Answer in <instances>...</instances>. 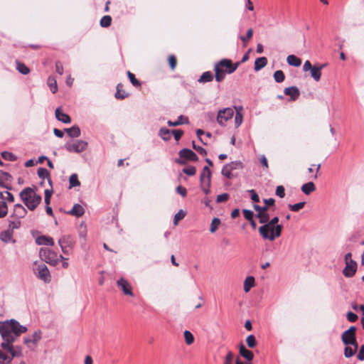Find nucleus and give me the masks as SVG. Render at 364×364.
I'll return each mask as SVG.
<instances>
[{
    "label": "nucleus",
    "mask_w": 364,
    "mask_h": 364,
    "mask_svg": "<svg viewBox=\"0 0 364 364\" xmlns=\"http://www.w3.org/2000/svg\"><path fill=\"white\" fill-rule=\"evenodd\" d=\"M14 213L18 218H22L26 215L27 210L21 204L18 203L14 205Z\"/></svg>",
    "instance_id": "obj_28"
},
{
    "label": "nucleus",
    "mask_w": 364,
    "mask_h": 364,
    "mask_svg": "<svg viewBox=\"0 0 364 364\" xmlns=\"http://www.w3.org/2000/svg\"><path fill=\"white\" fill-rule=\"evenodd\" d=\"M246 343L249 348H254L257 345L256 338L254 335H250L246 338Z\"/></svg>",
    "instance_id": "obj_47"
},
{
    "label": "nucleus",
    "mask_w": 364,
    "mask_h": 364,
    "mask_svg": "<svg viewBox=\"0 0 364 364\" xmlns=\"http://www.w3.org/2000/svg\"><path fill=\"white\" fill-rule=\"evenodd\" d=\"M255 286V278L252 276L247 277L244 281V291L247 293Z\"/></svg>",
    "instance_id": "obj_33"
},
{
    "label": "nucleus",
    "mask_w": 364,
    "mask_h": 364,
    "mask_svg": "<svg viewBox=\"0 0 364 364\" xmlns=\"http://www.w3.org/2000/svg\"><path fill=\"white\" fill-rule=\"evenodd\" d=\"M243 121V114L242 113H235V126L236 128L239 127Z\"/></svg>",
    "instance_id": "obj_51"
},
{
    "label": "nucleus",
    "mask_w": 364,
    "mask_h": 364,
    "mask_svg": "<svg viewBox=\"0 0 364 364\" xmlns=\"http://www.w3.org/2000/svg\"><path fill=\"white\" fill-rule=\"evenodd\" d=\"M274 78L277 82H282L285 79V76H284L283 71L282 70L275 71L274 73Z\"/></svg>",
    "instance_id": "obj_44"
},
{
    "label": "nucleus",
    "mask_w": 364,
    "mask_h": 364,
    "mask_svg": "<svg viewBox=\"0 0 364 364\" xmlns=\"http://www.w3.org/2000/svg\"><path fill=\"white\" fill-rule=\"evenodd\" d=\"M64 131L71 138H77L80 136V129L78 126L74 125L70 128H66Z\"/></svg>",
    "instance_id": "obj_23"
},
{
    "label": "nucleus",
    "mask_w": 364,
    "mask_h": 364,
    "mask_svg": "<svg viewBox=\"0 0 364 364\" xmlns=\"http://www.w3.org/2000/svg\"><path fill=\"white\" fill-rule=\"evenodd\" d=\"M179 159L176 160L178 164H185L188 161H196L198 159V156L189 149H183L178 152Z\"/></svg>",
    "instance_id": "obj_9"
},
{
    "label": "nucleus",
    "mask_w": 364,
    "mask_h": 364,
    "mask_svg": "<svg viewBox=\"0 0 364 364\" xmlns=\"http://www.w3.org/2000/svg\"><path fill=\"white\" fill-rule=\"evenodd\" d=\"M357 263L355 261H350L346 263L343 274L346 277H352L356 272Z\"/></svg>",
    "instance_id": "obj_13"
},
{
    "label": "nucleus",
    "mask_w": 364,
    "mask_h": 364,
    "mask_svg": "<svg viewBox=\"0 0 364 364\" xmlns=\"http://www.w3.org/2000/svg\"><path fill=\"white\" fill-rule=\"evenodd\" d=\"M127 96V94L122 90V85L118 84L117 86V92L115 93V97L117 99L123 100Z\"/></svg>",
    "instance_id": "obj_39"
},
{
    "label": "nucleus",
    "mask_w": 364,
    "mask_h": 364,
    "mask_svg": "<svg viewBox=\"0 0 364 364\" xmlns=\"http://www.w3.org/2000/svg\"><path fill=\"white\" fill-rule=\"evenodd\" d=\"M88 144L83 140H75L67 142L65 149L69 152L81 153L87 149Z\"/></svg>",
    "instance_id": "obj_7"
},
{
    "label": "nucleus",
    "mask_w": 364,
    "mask_h": 364,
    "mask_svg": "<svg viewBox=\"0 0 364 364\" xmlns=\"http://www.w3.org/2000/svg\"><path fill=\"white\" fill-rule=\"evenodd\" d=\"M355 350H353L351 347L346 346L344 349V355L346 358H350L355 353Z\"/></svg>",
    "instance_id": "obj_54"
},
{
    "label": "nucleus",
    "mask_w": 364,
    "mask_h": 364,
    "mask_svg": "<svg viewBox=\"0 0 364 364\" xmlns=\"http://www.w3.org/2000/svg\"><path fill=\"white\" fill-rule=\"evenodd\" d=\"M346 317L350 322H355L358 319V316L351 311L347 313Z\"/></svg>",
    "instance_id": "obj_63"
},
{
    "label": "nucleus",
    "mask_w": 364,
    "mask_h": 364,
    "mask_svg": "<svg viewBox=\"0 0 364 364\" xmlns=\"http://www.w3.org/2000/svg\"><path fill=\"white\" fill-rule=\"evenodd\" d=\"M214 71H215V80L218 82H222L225 78L226 75V71L224 70L223 68H222L219 64L217 63L215 65L214 67Z\"/></svg>",
    "instance_id": "obj_19"
},
{
    "label": "nucleus",
    "mask_w": 364,
    "mask_h": 364,
    "mask_svg": "<svg viewBox=\"0 0 364 364\" xmlns=\"http://www.w3.org/2000/svg\"><path fill=\"white\" fill-rule=\"evenodd\" d=\"M1 156L8 161H14L16 159V157L11 152L9 151H3L1 153Z\"/></svg>",
    "instance_id": "obj_53"
},
{
    "label": "nucleus",
    "mask_w": 364,
    "mask_h": 364,
    "mask_svg": "<svg viewBox=\"0 0 364 364\" xmlns=\"http://www.w3.org/2000/svg\"><path fill=\"white\" fill-rule=\"evenodd\" d=\"M117 283L119 288L122 289L125 295H129L131 296H134L132 287L126 279L121 278L117 281Z\"/></svg>",
    "instance_id": "obj_14"
},
{
    "label": "nucleus",
    "mask_w": 364,
    "mask_h": 364,
    "mask_svg": "<svg viewBox=\"0 0 364 364\" xmlns=\"http://www.w3.org/2000/svg\"><path fill=\"white\" fill-rule=\"evenodd\" d=\"M234 115L233 109L231 107H226L220 109L218 112L216 121L221 127L226 126V122L231 119Z\"/></svg>",
    "instance_id": "obj_8"
},
{
    "label": "nucleus",
    "mask_w": 364,
    "mask_h": 364,
    "mask_svg": "<svg viewBox=\"0 0 364 364\" xmlns=\"http://www.w3.org/2000/svg\"><path fill=\"white\" fill-rule=\"evenodd\" d=\"M193 144V148L197 151L201 155H206L207 154V151L205 149H203L202 146H196L194 143V141H193L192 143Z\"/></svg>",
    "instance_id": "obj_61"
},
{
    "label": "nucleus",
    "mask_w": 364,
    "mask_h": 364,
    "mask_svg": "<svg viewBox=\"0 0 364 364\" xmlns=\"http://www.w3.org/2000/svg\"><path fill=\"white\" fill-rule=\"evenodd\" d=\"M218 63L225 69L227 74L233 73L240 65V63H232L231 60L227 58L220 60Z\"/></svg>",
    "instance_id": "obj_12"
},
{
    "label": "nucleus",
    "mask_w": 364,
    "mask_h": 364,
    "mask_svg": "<svg viewBox=\"0 0 364 364\" xmlns=\"http://www.w3.org/2000/svg\"><path fill=\"white\" fill-rule=\"evenodd\" d=\"M16 69L23 75H27L30 72L29 68L24 63L18 61L16 62Z\"/></svg>",
    "instance_id": "obj_36"
},
{
    "label": "nucleus",
    "mask_w": 364,
    "mask_h": 364,
    "mask_svg": "<svg viewBox=\"0 0 364 364\" xmlns=\"http://www.w3.org/2000/svg\"><path fill=\"white\" fill-rule=\"evenodd\" d=\"M305 204H306V203L303 201V202L295 203L294 205L289 204L288 205V207L291 211L298 212L299 210H300L301 209H302L304 207Z\"/></svg>",
    "instance_id": "obj_43"
},
{
    "label": "nucleus",
    "mask_w": 364,
    "mask_h": 364,
    "mask_svg": "<svg viewBox=\"0 0 364 364\" xmlns=\"http://www.w3.org/2000/svg\"><path fill=\"white\" fill-rule=\"evenodd\" d=\"M278 222H279V218L277 216L274 217L271 220H269V222L267 224L260 226L261 232H262V233H264V231L266 230V228H268L269 226L277 225H278L277 224Z\"/></svg>",
    "instance_id": "obj_38"
},
{
    "label": "nucleus",
    "mask_w": 364,
    "mask_h": 364,
    "mask_svg": "<svg viewBox=\"0 0 364 364\" xmlns=\"http://www.w3.org/2000/svg\"><path fill=\"white\" fill-rule=\"evenodd\" d=\"M0 240L6 244L9 242H16V240L14 239V232L8 230H5L0 232Z\"/></svg>",
    "instance_id": "obj_17"
},
{
    "label": "nucleus",
    "mask_w": 364,
    "mask_h": 364,
    "mask_svg": "<svg viewBox=\"0 0 364 364\" xmlns=\"http://www.w3.org/2000/svg\"><path fill=\"white\" fill-rule=\"evenodd\" d=\"M38 176L40 178H47L50 184H51V179L50 177V173L46 168H39L37 171Z\"/></svg>",
    "instance_id": "obj_34"
},
{
    "label": "nucleus",
    "mask_w": 364,
    "mask_h": 364,
    "mask_svg": "<svg viewBox=\"0 0 364 364\" xmlns=\"http://www.w3.org/2000/svg\"><path fill=\"white\" fill-rule=\"evenodd\" d=\"M26 331L27 328L14 319L0 324V334L3 339L1 347L6 352L0 350L1 364L10 363L12 358L22 355V348L20 346H14L13 343L21 333Z\"/></svg>",
    "instance_id": "obj_1"
},
{
    "label": "nucleus",
    "mask_w": 364,
    "mask_h": 364,
    "mask_svg": "<svg viewBox=\"0 0 364 364\" xmlns=\"http://www.w3.org/2000/svg\"><path fill=\"white\" fill-rule=\"evenodd\" d=\"M170 133V130L166 128H161L159 130V135L164 141H168L171 139Z\"/></svg>",
    "instance_id": "obj_41"
},
{
    "label": "nucleus",
    "mask_w": 364,
    "mask_h": 364,
    "mask_svg": "<svg viewBox=\"0 0 364 364\" xmlns=\"http://www.w3.org/2000/svg\"><path fill=\"white\" fill-rule=\"evenodd\" d=\"M183 172L188 176H194L196 173V169L194 166H188L183 169Z\"/></svg>",
    "instance_id": "obj_55"
},
{
    "label": "nucleus",
    "mask_w": 364,
    "mask_h": 364,
    "mask_svg": "<svg viewBox=\"0 0 364 364\" xmlns=\"http://www.w3.org/2000/svg\"><path fill=\"white\" fill-rule=\"evenodd\" d=\"M220 224V220L218 218H215L213 219L210 227V232L213 233L216 231L218 229L219 225Z\"/></svg>",
    "instance_id": "obj_48"
},
{
    "label": "nucleus",
    "mask_w": 364,
    "mask_h": 364,
    "mask_svg": "<svg viewBox=\"0 0 364 364\" xmlns=\"http://www.w3.org/2000/svg\"><path fill=\"white\" fill-rule=\"evenodd\" d=\"M41 331H35L32 335L24 338V343L28 347H31L30 346L31 343L36 345L38 343V342L41 340Z\"/></svg>",
    "instance_id": "obj_16"
},
{
    "label": "nucleus",
    "mask_w": 364,
    "mask_h": 364,
    "mask_svg": "<svg viewBox=\"0 0 364 364\" xmlns=\"http://www.w3.org/2000/svg\"><path fill=\"white\" fill-rule=\"evenodd\" d=\"M276 195L282 198L285 196V189L283 186H278L276 188Z\"/></svg>",
    "instance_id": "obj_57"
},
{
    "label": "nucleus",
    "mask_w": 364,
    "mask_h": 364,
    "mask_svg": "<svg viewBox=\"0 0 364 364\" xmlns=\"http://www.w3.org/2000/svg\"><path fill=\"white\" fill-rule=\"evenodd\" d=\"M127 75L129 77V79L131 83L134 86H135V87L141 86L140 82L135 77V75L133 73H132L130 71H128Z\"/></svg>",
    "instance_id": "obj_50"
},
{
    "label": "nucleus",
    "mask_w": 364,
    "mask_h": 364,
    "mask_svg": "<svg viewBox=\"0 0 364 364\" xmlns=\"http://www.w3.org/2000/svg\"><path fill=\"white\" fill-rule=\"evenodd\" d=\"M233 357H234L233 353L232 352L229 351L227 353V355L225 357V364H231V363L233 360Z\"/></svg>",
    "instance_id": "obj_64"
},
{
    "label": "nucleus",
    "mask_w": 364,
    "mask_h": 364,
    "mask_svg": "<svg viewBox=\"0 0 364 364\" xmlns=\"http://www.w3.org/2000/svg\"><path fill=\"white\" fill-rule=\"evenodd\" d=\"M324 66V65H320L318 67L314 66V68L310 70L311 77L316 82L320 80L321 76V70Z\"/></svg>",
    "instance_id": "obj_25"
},
{
    "label": "nucleus",
    "mask_w": 364,
    "mask_h": 364,
    "mask_svg": "<svg viewBox=\"0 0 364 364\" xmlns=\"http://www.w3.org/2000/svg\"><path fill=\"white\" fill-rule=\"evenodd\" d=\"M20 197L23 203L30 210H35L41 203L42 198L31 188H25L20 193Z\"/></svg>",
    "instance_id": "obj_2"
},
{
    "label": "nucleus",
    "mask_w": 364,
    "mask_h": 364,
    "mask_svg": "<svg viewBox=\"0 0 364 364\" xmlns=\"http://www.w3.org/2000/svg\"><path fill=\"white\" fill-rule=\"evenodd\" d=\"M248 192L250 194V197L252 201L257 203L259 201V197L258 194L256 193V191L253 189L249 190Z\"/></svg>",
    "instance_id": "obj_59"
},
{
    "label": "nucleus",
    "mask_w": 364,
    "mask_h": 364,
    "mask_svg": "<svg viewBox=\"0 0 364 364\" xmlns=\"http://www.w3.org/2000/svg\"><path fill=\"white\" fill-rule=\"evenodd\" d=\"M267 64V59L265 57H260L255 60V70L259 71L265 67Z\"/></svg>",
    "instance_id": "obj_27"
},
{
    "label": "nucleus",
    "mask_w": 364,
    "mask_h": 364,
    "mask_svg": "<svg viewBox=\"0 0 364 364\" xmlns=\"http://www.w3.org/2000/svg\"><path fill=\"white\" fill-rule=\"evenodd\" d=\"M0 197L3 200H6L9 202H14V196L9 191H4L3 193H0Z\"/></svg>",
    "instance_id": "obj_49"
},
{
    "label": "nucleus",
    "mask_w": 364,
    "mask_h": 364,
    "mask_svg": "<svg viewBox=\"0 0 364 364\" xmlns=\"http://www.w3.org/2000/svg\"><path fill=\"white\" fill-rule=\"evenodd\" d=\"M242 212H243L244 217L246 220H252V219L253 218V216H254V213L252 210L244 209Z\"/></svg>",
    "instance_id": "obj_58"
},
{
    "label": "nucleus",
    "mask_w": 364,
    "mask_h": 364,
    "mask_svg": "<svg viewBox=\"0 0 364 364\" xmlns=\"http://www.w3.org/2000/svg\"><path fill=\"white\" fill-rule=\"evenodd\" d=\"M213 80V75L210 71L204 72L198 80L200 83H205L211 82Z\"/></svg>",
    "instance_id": "obj_31"
},
{
    "label": "nucleus",
    "mask_w": 364,
    "mask_h": 364,
    "mask_svg": "<svg viewBox=\"0 0 364 364\" xmlns=\"http://www.w3.org/2000/svg\"><path fill=\"white\" fill-rule=\"evenodd\" d=\"M259 232L264 239L269 240L270 241L274 240L277 237L281 235L282 226L281 225H277L274 226H269L266 228V230L264 233L261 232L260 227L259 228Z\"/></svg>",
    "instance_id": "obj_6"
},
{
    "label": "nucleus",
    "mask_w": 364,
    "mask_h": 364,
    "mask_svg": "<svg viewBox=\"0 0 364 364\" xmlns=\"http://www.w3.org/2000/svg\"><path fill=\"white\" fill-rule=\"evenodd\" d=\"M186 215V213L182 210H179L175 215H174V219H173V224L175 225H176L178 223V221L181 220L182 219H183V218L185 217Z\"/></svg>",
    "instance_id": "obj_52"
},
{
    "label": "nucleus",
    "mask_w": 364,
    "mask_h": 364,
    "mask_svg": "<svg viewBox=\"0 0 364 364\" xmlns=\"http://www.w3.org/2000/svg\"><path fill=\"white\" fill-rule=\"evenodd\" d=\"M21 225V223L19 219L16 220H9V225L6 230H10L14 232L15 230H18L20 228Z\"/></svg>",
    "instance_id": "obj_32"
},
{
    "label": "nucleus",
    "mask_w": 364,
    "mask_h": 364,
    "mask_svg": "<svg viewBox=\"0 0 364 364\" xmlns=\"http://www.w3.org/2000/svg\"><path fill=\"white\" fill-rule=\"evenodd\" d=\"M40 256L46 263L53 266H55L60 260L67 259L63 255H58L55 252L48 248H41L40 250Z\"/></svg>",
    "instance_id": "obj_3"
},
{
    "label": "nucleus",
    "mask_w": 364,
    "mask_h": 364,
    "mask_svg": "<svg viewBox=\"0 0 364 364\" xmlns=\"http://www.w3.org/2000/svg\"><path fill=\"white\" fill-rule=\"evenodd\" d=\"M301 189L304 193L309 195L316 190V186L313 182L310 181L303 184Z\"/></svg>",
    "instance_id": "obj_30"
},
{
    "label": "nucleus",
    "mask_w": 364,
    "mask_h": 364,
    "mask_svg": "<svg viewBox=\"0 0 364 364\" xmlns=\"http://www.w3.org/2000/svg\"><path fill=\"white\" fill-rule=\"evenodd\" d=\"M238 164L239 163L237 161H232L230 164H225L222 168V175L230 178L232 177V171L237 168Z\"/></svg>",
    "instance_id": "obj_15"
},
{
    "label": "nucleus",
    "mask_w": 364,
    "mask_h": 364,
    "mask_svg": "<svg viewBox=\"0 0 364 364\" xmlns=\"http://www.w3.org/2000/svg\"><path fill=\"white\" fill-rule=\"evenodd\" d=\"M200 188L205 194L210 192L211 171L208 166H204L200 176Z\"/></svg>",
    "instance_id": "obj_5"
},
{
    "label": "nucleus",
    "mask_w": 364,
    "mask_h": 364,
    "mask_svg": "<svg viewBox=\"0 0 364 364\" xmlns=\"http://www.w3.org/2000/svg\"><path fill=\"white\" fill-rule=\"evenodd\" d=\"M55 117L58 121L65 124H69L71 122L70 116L62 112L61 107H58L55 112Z\"/></svg>",
    "instance_id": "obj_20"
},
{
    "label": "nucleus",
    "mask_w": 364,
    "mask_h": 364,
    "mask_svg": "<svg viewBox=\"0 0 364 364\" xmlns=\"http://www.w3.org/2000/svg\"><path fill=\"white\" fill-rule=\"evenodd\" d=\"M239 351L241 356H242L248 361H251L254 358L253 353L250 350L247 349L242 343L240 345Z\"/></svg>",
    "instance_id": "obj_22"
},
{
    "label": "nucleus",
    "mask_w": 364,
    "mask_h": 364,
    "mask_svg": "<svg viewBox=\"0 0 364 364\" xmlns=\"http://www.w3.org/2000/svg\"><path fill=\"white\" fill-rule=\"evenodd\" d=\"M112 18L109 16H105L100 20V26L107 28L111 25Z\"/></svg>",
    "instance_id": "obj_46"
},
{
    "label": "nucleus",
    "mask_w": 364,
    "mask_h": 364,
    "mask_svg": "<svg viewBox=\"0 0 364 364\" xmlns=\"http://www.w3.org/2000/svg\"><path fill=\"white\" fill-rule=\"evenodd\" d=\"M69 182L70 188L76 187L80 185L77 175L76 173H73L70 176Z\"/></svg>",
    "instance_id": "obj_40"
},
{
    "label": "nucleus",
    "mask_w": 364,
    "mask_h": 364,
    "mask_svg": "<svg viewBox=\"0 0 364 364\" xmlns=\"http://www.w3.org/2000/svg\"><path fill=\"white\" fill-rule=\"evenodd\" d=\"M52 193H53V191L52 190L46 189L45 191L44 200H45L46 205H49L50 204V198H51Z\"/></svg>",
    "instance_id": "obj_56"
},
{
    "label": "nucleus",
    "mask_w": 364,
    "mask_h": 364,
    "mask_svg": "<svg viewBox=\"0 0 364 364\" xmlns=\"http://www.w3.org/2000/svg\"><path fill=\"white\" fill-rule=\"evenodd\" d=\"M8 213V206L4 201H0V218H4Z\"/></svg>",
    "instance_id": "obj_45"
},
{
    "label": "nucleus",
    "mask_w": 364,
    "mask_h": 364,
    "mask_svg": "<svg viewBox=\"0 0 364 364\" xmlns=\"http://www.w3.org/2000/svg\"><path fill=\"white\" fill-rule=\"evenodd\" d=\"M252 34H253V31H252V28H250V29L247 30V34L245 35V36H241L240 37V38L243 42H245L246 41H247V40H249V39H250L252 38Z\"/></svg>",
    "instance_id": "obj_60"
},
{
    "label": "nucleus",
    "mask_w": 364,
    "mask_h": 364,
    "mask_svg": "<svg viewBox=\"0 0 364 364\" xmlns=\"http://www.w3.org/2000/svg\"><path fill=\"white\" fill-rule=\"evenodd\" d=\"M58 245H60L62 252L65 255H68L71 253L72 250L75 245V240L72 235H65L58 240Z\"/></svg>",
    "instance_id": "obj_4"
},
{
    "label": "nucleus",
    "mask_w": 364,
    "mask_h": 364,
    "mask_svg": "<svg viewBox=\"0 0 364 364\" xmlns=\"http://www.w3.org/2000/svg\"><path fill=\"white\" fill-rule=\"evenodd\" d=\"M36 243L38 245H48V246H53L54 241L53 239L48 236H39L36 240Z\"/></svg>",
    "instance_id": "obj_21"
},
{
    "label": "nucleus",
    "mask_w": 364,
    "mask_h": 364,
    "mask_svg": "<svg viewBox=\"0 0 364 364\" xmlns=\"http://www.w3.org/2000/svg\"><path fill=\"white\" fill-rule=\"evenodd\" d=\"M287 62L289 65L294 67H299L301 64V59L294 55H288L287 58Z\"/></svg>",
    "instance_id": "obj_29"
},
{
    "label": "nucleus",
    "mask_w": 364,
    "mask_h": 364,
    "mask_svg": "<svg viewBox=\"0 0 364 364\" xmlns=\"http://www.w3.org/2000/svg\"><path fill=\"white\" fill-rule=\"evenodd\" d=\"M172 134L174 136V139L178 141L183 134V132L181 129H173L172 130Z\"/></svg>",
    "instance_id": "obj_62"
},
{
    "label": "nucleus",
    "mask_w": 364,
    "mask_h": 364,
    "mask_svg": "<svg viewBox=\"0 0 364 364\" xmlns=\"http://www.w3.org/2000/svg\"><path fill=\"white\" fill-rule=\"evenodd\" d=\"M48 85L53 93H55L57 92L58 85L56 80L54 77L50 76L48 78Z\"/></svg>",
    "instance_id": "obj_37"
},
{
    "label": "nucleus",
    "mask_w": 364,
    "mask_h": 364,
    "mask_svg": "<svg viewBox=\"0 0 364 364\" xmlns=\"http://www.w3.org/2000/svg\"><path fill=\"white\" fill-rule=\"evenodd\" d=\"M284 93L290 97L291 101L296 100L300 95L299 90L295 86L285 88Z\"/></svg>",
    "instance_id": "obj_18"
},
{
    "label": "nucleus",
    "mask_w": 364,
    "mask_h": 364,
    "mask_svg": "<svg viewBox=\"0 0 364 364\" xmlns=\"http://www.w3.org/2000/svg\"><path fill=\"white\" fill-rule=\"evenodd\" d=\"M185 341L187 345H191L194 342V336L189 331H185L184 333Z\"/></svg>",
    "instance_id": "obj_42"
},
{
    "label": "nucleus",
    "mask_w": 364,
    "mask_h": 364,
    "mask_svg": "<svg viewBox=\"0 0 364 364\" xmlns=\"http://www.w3.org/2000/svg\"><path fill=\"white\" fill-rule=\"evenodd\" d=\"M85 213L84 208L80 204H75L73 208L68 212V214L76 217L82 216Z\"/></svg>",
    "instance_id": "obj_24"
},
{
    "label": "nucleus",
    "mask_w": 364,
    "mask_h": 364,
    "mask_svg": "<svg viewBox=\"0 0 364 364\" xmlns=\"http://www.w3.org/2000/svg\"><path fill=\"white\" fill-rule=\"evenodd\" d=\"M355 326H350L348 330L345 331L341 335V340L346 346L353 344L355 343Z\"/></svg>",
    "instance_id": "obj_11"
},
{
    "label": "nucleus",
    "mask_w": 364,
    "mask_h": 364,
    "mask_svg": "<svg viewBox=\"0 0 364 364\" xmlns=\"http://www.w3.org/2000/svg\"><path fill=\"white\" fill-rule=\"evenodd\" d=\"M256 217L259 218V223L264 225L267 224L269 220V215L268 211L264 213H257Z\"/></svg>",
    "instance_id": "obj_35"
},
{
    "label": "nucleus",
    "mask_w": 364,
    "mask_h": 364,
    "mask_svg": "<svg viewBox=\"0 0 364 364\" xmlns=\"http://www.w3.org/2000/svg\"><path fill=\"white\" fill-rule=\"evenodd\" d=\"M37 277L46 283H49L51 280V276L48 268L45 264H40L35 270Z\"/></svg>",
    "instance_id": "obj_10"
},
{
    "label": "nucleus",
    "mask_w": 364,
    "mask_h": 364,
    "mask_svg": "<svg viewBox=\"0 0 364 364\" xmlns=\"http://www.w3.org/2000/svg\"><path fill=\"white\" fill-rule=\"evenodd\" d=\"M188 123H189L188 119L186 117H184L183 115H180L178 117V119L176 120L175 122H172L171 120H168L167 122V124L170 127H176V126H178V125H181V124H188Z\"/></svg>",
    "instance_id": "obj_26"
}]
</instances>
